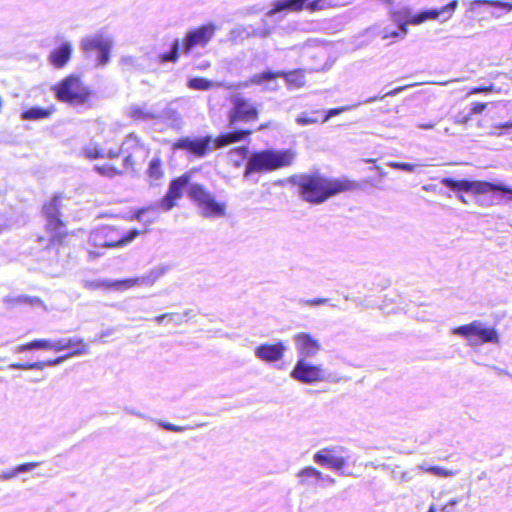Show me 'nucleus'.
<instances>
[{"label": "nucleus", "mask_w": 512, "mask_h": 512, "mask_svg": "<svg viewBox=\"0 0 512 512\" xmlns=\"http://www.w3.org/2000/svg\"><path fill=\"white\" fill-rule=\"evenodd\" d=\"M335 483H336V480L333 477L322 473V478L320 481L321 486H333V485H335Z\"/></svg>", "instance_id": "52"}, {"label": "nucleus", "mask_w": 512, "mask_h": 512, "mask_svg": "<svg viewBox=\"0 0 512 512\" xmlns=\"http://www.w3.org/2000/svg\"><path fill=\"white\" fill-rule=\"evenodd\" d=\"M68 349H71L72 351L56 359L37 361L33 363H12L9 365V368L18 370H42L48 366H58L68 358L86 355L89 353L88 345L82 338L77 336L65 338V350Z\"/></svg>", "instance_id": "5"}, {"label": "nucleus", "mask_w": 512, "mask_h": 512, "mask_svg": "<svg viewBox=\"0 0 512 512\" xmlns=\"http://www.w3.org/2000/svg\"><path fill=\"white\" fill-rule=\"evenodd\" d=\"M52 89L58 100L74 105L84 104L90 95L88 88L73 75L66 77Z\"/></svg>", "instance_id": "9"}, {"label": "nucleus", "mask_w": 512, "mask_h": 512, "mask_svg": "<svg viewBox=\"0 0 512 512\" xmlns=\"http://www.w3.org/2000/svg\"><path fill=\"white\" fill-rule=\"evenodd\" d=\"M346 451L344 447H328L317 451L313 455L316 464L341 472L342 475H349L344 472L347 458L342 454Z\"/></svg>", "instance_id": "12"}, {"label": "nucleus", "mask_w": 512, "mask_h": 512, "mask_svg": "<svg viewBox=\"0 0 512 512\" xmlns=\"http://www.w3.org/2000/svg\"><path fill=\"white\" fill-rule=\"evenodd\" d=\"M54 109L52 107L49 108H41V107H32L21 114V118L23 120H41L48 118L52 115Z\"/></svg>", "instance_id": "32"}, {"label": "nucleus", "mask_w": 512, "mask_h": 512, "mask_svg": "<svg viewBox=\"0 0 512 512\" xmlns=\"http://www.w3.org/2000/svg\"><path fill=\"white\" fill-rule=\"evenodd\" d=\"M119 280L111 281V280H85L83 281V287L89 290H96L101 288H114L117 290H121V288L117 285Z\"/></svg>", "instance_id": "36"}, {"label": "nucleus", "mask_w": 512, "mask_h": 512, "mask_svg": "<svg viewBox=\"0 0 512 512\" xmlns=\"http://www.w3.org/2000/svg\"><path fill=\"white\" fill-rule=\"evenodd\" d=\"M330 5L331 4H328L325 0H313L307 4L306 8L309 11H318Z\"/></svg>", "instance_id": "50"}, {"label": "nucleus", "mask_w": 512, "mask_h": 512, "mask_svg": "<svg viewBox=\"0 0 512 512\" xmlns=\"http://www.w3.org/2000/svg\"><path fill=\"white\" fill-rule=\"evenodd\" d=\"M453 509L449 507L448 504H445L443 507L440 508L438 512H452Z\"/></svg>", "instance_id": "62"}, {"label": "nucleus", "mask_w": 512, "mask_h": 512, "mask_svg": "<svg viewBox=\"0 0 512 512\" xmlns=\"http://www.w3.org/2000/svg\"><path fill=\"white\" fill-rule=\"evenodd\" d=\"M168 320L174 322L177 325H181L183 323V316L176 314L174 318H169Z\"/></svg>", "instance_id": "58"}, {"label": "nucleus", "mask_w": 512, "mask_h": 512, "mask_svg": "<svg viewBox=\"0 0 512 512\" xmlns=\"http://www.w3.org/2000/svg\"><path fill=\"white\" fill-rule=\"evenodd\" d=\"M492 91V86L489 87H475L471 90V94L488 93Z\"/></svg>", "instance_id": "57"}, {"label": "nucleus", "mask_w": 512, "mask_h": 512, "mask_svg": "<svg viewBox=\"0 0 512 512\" xmlns=\"http://www.w3.org/2000/svg\"><path fill=\"white\" fill-rule=\"evenodd\" d=\"M387 165L391 168L403 170L406 172H414L417 167L416 164L400 163V162H389Z\"/></svg>", "instance_id": "47"}, {"label": "nucleus", "mask_w": 512, "mask_h": 512, "mask_svg": "<svg viewBox=\"0 0 512 512\" xmlns=\"http://www.w3.org/2000/svg\"><path fill=\"white\" fill-rule=\"evenodd\" d=\"M486 106H487L486 103H478V102L474 103L471 108V113L472 114H480L485 110Z\"/></svg>", "instance_id": "54"}, {"label": "nucleus", "mask_w": 512, "mask_h": 512, "mask_svg": "<svg viewBox=\"0 0 512 512\" xmlns=\"http://www.w3.org/2000/svg\"><path fill=\"white\" fill-rule=\"evenodd\" d=\"M82 154L85 158L93 160L98 158H110L114 159L119 157V151H114V149H105L102 148L96 142H90L82 148Z\"/></svg>", "instance_id": "27"}, {"label": "nucleus", "mask_w": 512, "mask_h": 512, "mask_svg": "<svg viewBox=\"0 0 512 512\" xmlns=\"http://www.w3.org/2000/svg\"><path fill=\"white\" fill-rule=\"evenodd\" d=\"M13 301L17 304H28L33 307H41L45 311L47 310L44 302L38 297L18 296Z\"/></svg>", "instance_id": "39"}, {"label": "nucleus", "mask_w": 512, "mask_h": 512, "mask_svg": "<svg viewBox=\"0 0 512 512\" xmlns=\"http://www.w3.org/2000/svg\"><path fill=\"white\" fill-rule=\"evenodd\" d=\"M295 347L298 351L299 358L306 360L307 357H314L321 349L319 341L312 335L300 332L293 336Z\"/></svg>", "instance_id": "19"}, {"label": "nucleus", "mask_w": 512, "mask_h": 512, "mask_svg": "<svg viewBox=\"0 0 512 512\" xmlns=\"http://www.w3.org/2000/svg\"><path fill=\"white\" fill-rule=\"evenodd\" d=\"M458 7V1L452 0L447 5L440 9H429L416 14V17L412 20L415 24H422L427 20L439 19L442 23L449 20L456 8Z\"/></svg>", "instance_id": "17"}, {"label": "nucleus", "mask_w": 512, "mask_h": 512, "mask_svg": "<svg viewBox=\"0 0 512 512\" xmlns=\"http://www.w3.org/2000/svg\"><path fill=\"white\" fill-rule=\"evenodd\" d=\"M216 26L212 23L204 24L186 33L182 41V50L188 54L194 48H204L214 37Z\"/></svg>", "instance_id": "13"}, {"label": "nucleus", "mask_w": 512, "mask_h": 512, "mask_svg": "<svg viewBox=\"0 0 512 512\" xmlns=\"http://www.w3.org/2000/svg\"><path fill=\"white\" fill-rule=\"evenodd\" d=\"M441 183L453 190V191H475L477 193H487L491 191H501L506 194H512V189L503 186V185H495L488 182H477V181H468V180H454L451 178H443Z\"/></svg>", "instance_id": "11"}, {"label": "nucleus", "mask_w": 512, "mask_h": 512, "mask_svg": "<svg viewBox=\"0 0 512 512\" xmlns=\"http://www.w3.org/2000/svg\"><path fill=\"white\" fill-rule=\"evenodd\" d=\"M232 109L229 112L230 126L234 127L237 122H249L258 116V111L251 101L236 95L231 99Z\"/></svg>", "instance_id": "16"}, {"label": "nucleus", "mask_w": 512, "mask_h": 512, "mask_svg": "<svg viewBox=\"0 0 512 512\" xmlns=\"http://www.w3.org/2000/svg\"><path fill=\"white\" fill-rule=\"evenodd\" d=\"M282 78H284L290 88H301L305 85V76L302 70L284 72Z\"/></svg>", "instance_id": "34"}, {"label": "nucleus", "mask_w": 512, "mask_h": 512, "mask_svg": "<svg viewBox=\"0 0 512 512\" xmlns=\"http://www.w3.org/2000/svg\"><path fill=\"white\" fill-rule=\"evenodd\" d=\"M407 86H404V87H397L389 92H387L386 94H384L383 96L379 97V96H374V97H370L366 100H364L362 103L363 104H369V103H373L377 100H382L384 99L386 96H395L397 94H399L401 91H403L404 89H406Z\"/></svg>", "instance_id": "45"}, {"label": "nucleus", "mask_w": 512, "mask_h": 512, "mask_svg": "<svg viewBox=\"0 0 512 512\" xmlns=\"http://www.w3.org/2000/svg\"><path fill=\"white\" fill-rule=\"evenodd\" d=\"M147 175L151 184H155L163 178L164 171L162 168V163L158 157H155L150 161L147 169Z\"/></svg>", "instance_id": "33"}, {"label": "nucleus", "mask_w": 512, "mask_h": 512, "mask_svg": "<svg viewBox=\"0 0 512 512\" xmlns=\"http://www.w3.org/2000/svg\"><path fill=\"white\" fill-rule=\"evenodd\" d=\"M361 103H358L354 106H343V107H339V108H333V109H329L327 112H326V115L323 119V122H327L330 118H332L333 116H336V115H339L343 112H346V111H349L351 110L352 108L354 107H357L358 105H360Z\"/></svg>", "instance_id": "44"}, {"label": "nucleus", "mask_w": 512, "mask_h": 512, "mask_svg": "<svg viewBox=\"0 0 512 512\" xmlns=\"http://www.w3.org/2000/svg\"><path fill=\"white\" fill-rule=\"evenodd\" d=\"M247 155H248L247 147H245V146L238 147V148L232 149L229 152V160L233 163L234 166L239 167L242 164V162L245 160V158H247Z\"/></svg>", "instance_id": "38"}, {"label": "nucleus", "mask_w": 512, "mask_h": 512, "mask_svg": "<svg viewBox=\"0 0 512 512\" xmlns=\"http://www.w3.org/2000/svg\"><path fill=\"white\" fill-rule=\"evenodd\" d=\"M101 255H102V253H100V252L88 251V257H89L90 260H93V259H95V258H97V257H99Z\"/></svg>", "instance_id": "59"}, {"label": "nucleus", "mask_w": 512, "mask_h": 512, "mask_svg": "<svg viewBox=\"0 0 512 512\" xmlns=\"http://www.w3.org/2000/svg\"><path fill=\"white\" fill-rule=\"evenodd\" d=\"M210 66V63L209 62H202L200 63L197 68L200 69V70H204L206 68H208Z\"/></svg>", "instance_id": "63"}, {"label": "nucleus", "mask_w": 512, "mask_h": 512, "mask_svg": "<svg viewBox=\"0 0 512 512\" xmlns=\"http://www.w3.org/2000/svg\"><path fill=\"white\" fill-rule=\"evenodd\" d=\"M416 470L422 473H428L438 478H450L458 474L457 470L447 469L442 466L431 465L428 462H423L415 467Z\"/></svg>", "instance_id": "29"}, {"label": "nucleus", "mask_w": 512, "mask_h": 512, "mask_svg": "<svg viewBox=\"0 0 512 512\" xmlns=\"http://www.w3.org/2000/svg\"><path fill=\"white\" fill-rule=\"evenodd\" d=\"M415 17L416 15H412V10L408 6L389 10V18L393 25L399 26L402 29L408 28V25H416L412 22Z\"/></svg>", "instance_id": "28"}, {"label": "nucleus", "mask_w": 512, "mask_h": 512, "mask_svg": "<svg viewBox=\"0 0 512 512\" xmlns=\"http://www.w3.org/2000/svg\"><path fill=\"white\" fill-rule=\"evenodd\" d=\"M434 124L433 123H427V124H419L418 127L420 129H432L434 128Z\"/></svg>", "instance_id": "61"}, {"label": "nucleus", "mask_w": 512, "mask_h": 512, "mask_svg": "<svg viewBox=\"0 0 512 512\" xmlns=\"http://www.w3.org/2000/svg\"><path fill=\"white\" fill-rule=\"evenodd\" d=\"M128 116L136 121H150L160 118H173L174 121H179L180 117L176 111L166 108L161 111L155 106L144 105H131L127 110Z\"/></svg>", "instance_id": "15"}, {"label": "nucleus", "mask_w": 512, "mask_h": 512, "mask_svg": "<svg viewBox=\"0 0 512 512\" xmlns=\"http://www.w3.org/2000/svg\"><path fill=\"white\" fill-rule=\"evenodd\" d=\"M189 197L200 209L205 218H218L225 215L226 205L215 200V197L201 184H190Z\"/></svg>", "instance_id": "8"}, {"label": "nucleus", "mask_w": 512, "mask_h": 512, "mask_svg": "<svg viewBox=\"0 0 512 512\" xmlns=\"http://www.w3.org/2000/svg\"><path fill=\"white\" fill-rule=\"evenodd\" d=\"M472 6L476 5H491L494 7H499L502 9L512 10V4L501 2V1H494V0H474L472 3Z\"/></svg>", "instance_id": "42"}, {"label": "nucleus", "mask_w": 512, "mask_h": 512, "mask_svg": "<svg viewBox=\"0 0 512 512\" xmlns=\"http://www.w3.org/2000/svg\"><path fill=\"white\" fill-rule=\"evenodd\" d=\"M318 119L316 117L309 116L307 113H301L296 118L297 124L301 126L310 125L317 123Z\"/></svg>", "instance_id": "48"}, {"label": "nucleus", "mask_w": 512, "mask_h": 512, "mask_svg": "<svg viewBox=\"0 0 512 512\" xmlns=\"http://www.w3.org/2000/svg\"><path fill=\"white\" fill-rule=\"evenodd\" d=\"M121 63L124 66L134 67L136 63V59L133 56H123L121 58Z\"/></svg>", "instance_id": "55"}, {"label": "nucleus", "mask_w": 512, "mask_h": 512, "mask_svg": "<svg viewBox=\"0 0 512 512\" xmlns=\"http://www.w3.org/2000/svg\"><path fill=\"white\" fill-rule=\"evenodd\" d=\"M328 301H329V299H327V298H315V299H311V300L301 299L299 301V304L301 306L314 307V306L324 305V304L328 303Z\"/></svg>", "instance_id": "49"}, {"label": "nucleus", "mask_w": 512, "mask_h": 512, "mask_svg": "<svg viewBox=\"0 0 512 512\" xmlns=\"http://www.w3.org/2000/svg\"><path fill=\"white\" fill-rule=\"evenodd\" d=\"M187 86L193 90L205 91L212 87L220 86V84L217 82L207 80L205 78L195 77V78H191L188 81Z\"/></svg>", "instance_id": "37"}, {"label": "nucleus", "mask_w": 512, "mask_h": 512, "mask_svg": "<svg viewBox=\"0 0 512 512\" xmlns=\"http://www.w3.org/2000/svg\"><path fill=\"white\" fill-rule=\"evenodd\" d=\"M176 313H165L154 318V321L158 324H161L165 319L174 318Z\"/></svg>", "instance_id": "56"}, {"label": "nucleus", "mask_w": 512, "mask_h": 512, "mask_svg": "<svg viewBox=\"0 0 512 512\" xmlns=\"http://www.w3.org/2000/svg\"><path fill=\"white\" fill-rule=\"evenodd\" d=\"M94 169L102 176L113 178L116 175L122 174V171L117 169L116 167L105 164V165H95Z\"/></svg>", "instance_id": "40"}, {"label": "nucleus", "mask_w": 512, "mask_h": 512, "mask_svg": "<svg viewBox=\"0 0 512 512\" xmlns=\"http://www.w3.org/2000/svg\"><path fill=\"white\" fill-rule=\"evenodd\" d=\"M408 34V28L395 27L393 25H387L382 28L380 35L383 40L388 38L404 39Z\"/></svg>", "instance_id": "35"}, {"label": "nucleus", "mask_w": 512, "mask_h": 512, "mask_svg": "<svg viewBox=\"0 0 512 512\" xmlns=\"http://www.w3.org/2000/svg\"><path fill=\"white\" fill-rule=\"evenodd\" d=\"M295 153L292 150L266 149L252 153L247 160L244 178L252 173L271 172L292 164Z\"/></svg>", "instance_id": "2"}, {"label": "nucleus", "mask_w": 512, "mask_h": 512, "mask_svg": "<svg viewBox=\"0 0 512 512\" xmlns=\"http://www.w3.org/2000/svg\"><path fill=\"white\" fill-rule=\"evenodd\" d=\"M114 151H119V156L121 154L125 155L123 161V166L125 169L134 168L137 160L140 158L144 159L148 154L146 147L134 134L127 136L122 142L121 147L119 149H114Z\"/></svg>", "instance_id": "14"}, {"label": "nucleus", "mask_w": 512, "mask_h": 512, "mask_svg": "<svg viewBox=\"0 0 512 512\" xmlns=\"http://www.w3.org/2000/svg\"><path fill=\"white\" fill-rule=\"evenodd\" d=\"M178 51H179V40H174L171 49L168 53H164L161 55L162 62H176L178 60Z\"/></svg>", "instance_id": "41"}, {"label": "nucleus", "mask_w": 512, "mask_h": 512, "mask_svg": "<svg viewBox=\"0 0 512 512\" xmlns=\"http://www.w3.org/2000/svg\"><path fill=\"white\" fill-rule=\"evenodd\" d=\"M291 378L304 384L318 382L338 383L344 378L328 373L322 365H314L303 358H299L290 373Z\"/></svg>", "instance_id": "6"}, {"label": "nucleus", "mask_w": 512, "mask_h": 512, "mask_svg": "<svg viewBox=\"0 0 512 512\" xmlns=\"http://www.w3.org/2000/svg\"><path fill=\"white\" fill-rule=\"evenodd\" d=\"M168 267L158 266L151 269L146 275L136 278L119 280L117 285L121 290H127L134 286H152L160 277L166 274Z\"/></svg>", "instance_id": "18"}, {"label": "nucleus", "mask_w": 512, "mask_h": 512, "mask_svg": "<svg viewBox=\"0 0 512 512\" xmlns=\"http://www.w3.org/2000/svg\"><path fill=\"white\" fill-rule=\"evenodd\" d=\"M40 465V462H27L14 467L11 470L0 473V480L7 481L17 477L20 473H26L34 470Z\"/></svg>", "instance_id": "31"}, {"label": "nucleus", "mask_w": 512, "mask_h": 512, "mask_svg": "<svg viewBox=\"0 0 512 512\" xmlns=\"http://www.w3.org/2000/svg\"><path fill=\"white\" fill-rule=\"evenodd\" d=\"M296 477L300 487L305 490H316L320 485L322 472L312 466H306L297 472Z\"/></svg>", "instance_id": "24"}, {"label": "nucleus", "mask_w": 512, "mask_h": 512, "mask_svg": "<svg viewBox=\"0 0 512 512\" xmlns=\"http://www.w3.org/2000/svg\"><path fill=\"white\" fill-rule=\"evenodd\" d=\"M287 347L279 341L275 344L263 343L254 350L256 358L266 363H273L282 360Z\"/></svg>", "instance_id": "21"}, {"label": "nucleus", "mask_w": 512, "mask_h": 512, "mask_svg": "<svg viewBox=\"0 0 512 512\" xmlns=\"http://www.w3.org/2000/svg\"><path fill=\"white\" fill-rule=\"evenodd\" d=\"M188 182L189 177L187 175H182L171 181L168 192L160 202V207L164 211H170L175 206V202L181 198L182 191Z\"/></svg>", "instance_id": "22"}, {"label": "nucleus", "mask_w": 512, "mask_h": 512, "mask_svg": "<svg viewBox=\"0 0 512 512\" xmlns=\"http://www.w3.org/2000/svg\"><path fill=\"white\" fill-rule=\"evenodd\" d=\"M282 75H284V71H263L261 73H257L251 76L249 82L246 85H258L262 86L263 90L265 91L274 92L279 89L277 78L282 77Z\"/></svg>", "instance_id": "23"}, {"label": "nucleus", "mask_w": 512, "mask_h": 512, "mask_svg": "<svg viewBox=\"0 0 512 512\" xmlns=\"http://www.w3.org/2000/svg\"><path fill=\"white\" fill-rule=\"evenodd\" d=\"M54 343V352H61L65 350V338H59L53 340Z\"/></svg>", "instance_id": "53"}, {"label": "nucleus", "mask_w": 512, "mask_h": 512, "mask_svg": "<svg viewBox=\"0 0 512 512\" xmlns=\"http://www.w3.org/2000/svg\"><path fill=\"white\" fill-rule=\"evenodd\" d=\"M157 425L167 431L177 432V433H181L187 429V427H185V426H178V425H175V424H172L169 422H165V421H161V420L157 421Z\"/></svg>", "instance_id": "46"}, {"label": "nucleus", "mask_w": 512, "mask_h": 512, "mask_svg": "<svg viewBox=\"0 0 512 512\" xmlns=\"http://www.w3.org/2000/svg\"><path fill=\"white\" fill-rule=\"evenodd\" d=\"M112 45V39L103 34L85 37L80 42L84 56L94 60L99 66H104L109 62Z\"/></svg>", "instance_id": "10"}, {"label": "nucleus", "mask_w": 512, "mask_h": 512, "mask_svg": "<svg viewBox=\"0 0 512 512\" xmlns=\"http://www.w3.org/2000/svg\"><path fill=\"white\" fill-rule=\"evenodd\" d=\"M306 2L307 0H276L272 4V8L266 13V17H273L282 12H299Z\"/></svg>", "instance_id": "26"}, {"label": "nucleus", "mask_w": 512, "mask_h": 512, "mask_svg": "<svg viewBox=\"0 0 512 512\" xmlns=\"http://www.w3.org/2000/svg\"><path fill=\"white\" fill-rule=\"evenodd\" d=\"M139 234V230L132 229L121 236L118 229L102 226L90 233L88 243L96 248H119L131 243Z\"/></svg>", "instance_id": "4"}, {"label": "nucleus", "mask_w": 512, "mask_h": 512, "mask_svg": "<svg viewBox=\"0 0 512 512\" xmlns=\"http://www.w3.org/2000/svg\"><path fill=\"white\" fill-rule=\"evenodd\" d=\"M60 200L58 197H54L49 203L43 207V212L47 220V229L53 233L54 237L62 235L61 229L63 228V222L60 219Z\"/></svg>", "instance_id": "20"}, {"label": "nucleus", "mask_w": 512, "mask_h": 512, "mask_svg": "<svg viewBox=\"0 0 512 512\" xmlns=\"http://www.w3.org/2000/svg\"><path fill=\"white\" fill-rule=\"evenodd\" d=\"M34 349L52 350L54 351V343L52 339H36L29 343L15 347L16 353L30 351Z\"/></svg>", "instance_id": "30"}, {"label": "nucleus", "mask_w": 512, "mask_h": 512, "mask_svg": "<svg viewBox=\"0 0 512 512\" xmlns=\"http://www.w3.org/2000/svg\"><path fill=\"white\" fill-rule=\"evenodd\" d=\"M303 199L319 204L340 192L347 191L353 184L346 179H331L320 174L302 175L297 182Z\"/></svg>", "instance_id": "1"}, {"label": "nucleus", "mask_w": 512, "mask_h": 512, "mask_svg": "<svg viewBox=\"0 0 512 512\" xmlns=\"http://www.w3.org/2000/svg\"><path fill=\"white\" fill-rule=\"evenodd\" d=\"M116 331L115 328H107L101 331L93 340V342H104L105 338L111 336Z\"/></svg>", "instance_id": "51"}, {"label": "nucleus", "mask_w": 512, "mask_h": 512, "mask_svg": "<svg viewBox=\"0 0 512 512\" xmlns=\"http://www.w3.org/2000/svg\"><path fill=\"white\" fill-rule=\"evenodd\" d=\"M458 503H459V499L453 498V499L449 500L447 504L449 505L450 508L453 509V507H455Z\"/></svg>", "instance_id": "60"}, {"label": "nucleus", "mask_w": 512, "mask_h": 512, "mask_svg": "<svg viewBox=\"0 0 512 512\" xmlns=\"http://www.w3.org/2000/svg\"><path fill=\"white\" fill-rule=\"evenodd\" d=\"M269 33L270 32L268 30H264V31L255 32V35L260 36V37H266L269 35Z\"/></svg>", "instance_id": "64"}, {"label": "nucleus", "mask_w": 512, "mask_h": 512, "mask_svg": "<svg viewBox=\"0 0 512 512\" xmlns=\"http://www.w3.org/2000/svg\"><path fill=\"white\" fill-rule=\"evenodd\" d=\"M414 471L417 470L415 468L410 471H397L396 469H394L392 471V476L394 479H398L401 483H407L412 481V479L414 478Z\"/></svg>", "instance_id": "43"}, {"label": "nucleus", "mask_w": 512, "mask_h": 512, "mask_svg": "<svg viewBox=\"0 0 512 512\" xmlns=\"http://www.w3.org/2000/svg\"><path fill=\"white\" fill-rule=\"evenodd\" d=\"M251 134L249 130H238L222 134L216 139H212L211 136H205L200 138H181L173 144L174 149L187 150L190 153L203 157L208 150L212 148L219 149L225 147L231 143L238 142L248 135Z\"/></svg>", "instance_id": "3"}, {"label": "nucleus", "mask_w": 512, "mask_h": 512, "mask_svg": "<svg viewBox=\"0 0 512 512\" xmlns=\"http://www.w3.org/2000/svg\"><path fill=\"white\" fill-rule=\"evenodd\" d=\"M72 51V44L65 41L59 47L51 51L49 61L55 68H63L69 62Z\"/></svg>", "instance_id": "25"}, {"label": "nucleus", "mask_w": 512, "mask_h": 512, "mask_svg": "<svg viewBox=\"0 0 512 512\" xmlns=\"http://www.w3.org/2000/svg\"><path fill=\"white\" fill-rule=\"evenodd\" d=\"M452 334L464 337L471 347L484 343H499V336L493 327H488L479 320L452 329Z\"/></svg>", "instance_id": "7"}]
</instances>
